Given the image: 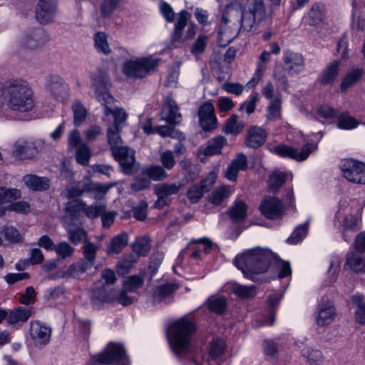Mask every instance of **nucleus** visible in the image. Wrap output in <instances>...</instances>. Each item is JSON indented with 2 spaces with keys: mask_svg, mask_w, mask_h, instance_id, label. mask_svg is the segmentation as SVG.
I'll list each match as a JSON object with an SVG mask.
<instances>
[{
  "mask_svg": "<svg viewBox=\"0 0 365 365\" xmlns=\"http://www.w3.org/2000/svg\"><path fill=\"white\" fill-rule=\"evenodd\" d=\"M196 330V324L192 317L184 316L171 324L168 339L174 354L185 365H220L227 352L225 339L213 338L210 343L208 353L198 357L193 347Z\"/></svg>",
  "mask_w": 365,
  "mask_h": 365,
  "instance_id": "f257e3e1",
  "label": "nucleus"
},
{
  "mask_svg": "<svg viewBox=\"0 0 365 365\" xmlns=\"http://www.w3.org/2000/svg\"><path fill=\"white\" fill-rule=\"evenodd\" d=\"M235 264L247 278L252 281L260 280L257 275L266 272L272 267L277 268V277L279 279L290 277L292 274L290 263L281 259L267 248L250 249L236 256Z\"/></svg>",
  "mask_w": 365,
  "mask_h": 365,
  "instance_id": "f03ea898",
  "label": "nucleus"
},
{
  "mask_svg": "<svg viewBox=\"0 0 365 365\" xmlns=\"http://www.w3.org/2000/svg\"><path fill=\"white\" fill-rule=\"evenodd\" d=\"M34 106V93L26 81L16 78L0 83V114L9 110L29 113Z\"/></svg>",
  "mask_w": 365,
  "mask_h": 365,
  "instance_id": "7ed1b4c3",
  "label": "nucleus"
},
{
  "mask_svg": "<svg viewBox=\"0 0 365 365\" xmlns=\"http://www.w3.org/2000/svg\"><path fill=\"white\" fill-rule=\"evenodd\" d=\"M91 85L94 88L96 98L103 106V113L108 116L112 115L113 117V125L115 129H123L128 118V113L123 108L115 107V98L108 92V82L106 72L98 68L91 75Z\"/></svg>",
  "mask_w": 365,
  "mask_h": 365,
  "instance_id": "20e7f679",
  "label": "nucleus"
},
{
  "mask_svg": "<svg viewBox=\"0 0 365 365\" xmlns=\"http://www.w3.org/2000/svg\"><path fill=\"white\" fill-rule=\"evenodd\" d=\"M121 130L110 126L107 131L108 143L113 157L120 163L123 172L125 174H130L135 168V152L127 146H121Z\"/></svg>",
  "mask_w": 365,
  "mask_h": 365,
  "instance_id": "39448f33",
  "label": "nucleus"
},
{
  "mask_svg": "<svg viewBox=\"0 0 365 365\" xmlns=\"http://www.w3.org/2000/svg\"><path fill=\"white\" fill-rule=\"evenodd\" d=\"M155 55L128 58L121 65L122 73L130 79H142L153 72L160 63Z\"/></svg>",
  "mask_w": 365,
  "mask_h": 365,
  "instance_id": "423d86ee",
  "label": "nucleus"
},
{
  "mask_svg": "<svg viewBox=\"0 0 365 365\" xmlns=\"http://www.w3.org/2000/svg\"><path fill=\"white\" fill-rule=\"evenodd\" d=\"M296 134L299 138L297 142L304 143L300 150L292 146L279 144L271 147L270 151L282 158H289L297 161L305 160L310 153L317 150L318 143L308 142V139L300 131H297Z\"/></svg>",
  "mask_w": 365,
  "mask_h": 365,
  "instance_id": "0eeeda50",
  "label": "nucleus"
},
{
  "mask_svg": "<svg viewBox=\"0 0 365 365\" xmlns=\"http://www.w3.org/2000/svg\"><path fill=\"white\" fill-rule=\"evenodd\" d=\"M334 225L340 230L343 239L349 242L359 228L356 217L351 213L346 201H341L336 212Z\"/></svg>",
  "mask_w": 365,
  "mask_h": 365,
  "instance_id": "6e6552de",
  "label": "nucleus"
},
{
  "mask_svg": "<svg viewBox=\"0 0 365 365\" xmlns=\"http://www.w3.org/2000/svg\"><path fill=\"white\" fill-rule=\"evenodd\" d=\"M235 4H227L223 11L222 21L218 32V41L221 46L230 43L237 36L239 24L235 22V16L239 14L238 10H235Z\"/></svg>",
  "mask_w": 365,
  "mask_h": 365,
  "instance_id": "1a4fd4ad",
  "label": "nucleus"
},
{
  "mask_svg": "<svg viewBox=\"0 0 365 365\" xmlns=\"http://www.w3.org/2000/svg\"><path fill=\"white\" fill-rule=\"evenodd\" d=\"M102 284L97 286L93 291L91 300L95 306L111 303L115 298L113 284L116 281L115 273L110 269H106L101 273Z\"/></svg>",
  "mask_w": 365,
  "mask_h": 365,
  "instance_id": "9d476101",
  "label": "nucleus"
},
{
  "mask_svg": "<svg viewBox=\"0 0 365 365\" xmlns=\"http://www.w3.org/2000/svg\"><path fill=\"white\" fill-rule=\"evenodd\" d=\"M112 364L120 365L128 364L123 344L110 342L102 353L93 356L87 365H107Z\"/></svg>",
  "mask_w": 365,
  "mask_h": 365,
  "instance_id": "9b49d317",
  "label": "nucleus"
},
{
  "mask_svg": "<svg viewBox=\"0 0 365 365\" xmlns=\"http://www.w3.org/2000/svg\"><path fill=\"white\" fill-rule=\"evenodd\" d=\"M343 177L356 184H365V164L352 159L346 160L341 167Z\"/></svg>",
  "mask_w": 365,
  "mask_h": 365,
  "instance_id": "f8f14e48",
  "label": "nucleus"
},
{
  "mask_svg": "<svg viewBox=\"0 0 365 365\" xmlns=\"http://www.w3.org/2000/svg\"><path fill=\"white\" fill-rule=\"evenodd\" d=\"M239 14L235 16V22L239 24V31L249 32L253 28L256 18L262 16L264 13V6H261L260 9H255V6L247 9H238Z\"/></svg>",
  "mask_w": 365,
  "mask_h": 365,
  "instance_id": "ddd939ff",
  "label": "nucleus"
},
{
  "mask_svg": "<svg viewBox=\"0 0 365 365\" xmlns=\"http://www.w3.org/2000/svg\"><path fill=\"white\" fill-rule=\"evenodd\" d=\"M51 328L46 324L40 321L31 322L29 335L33 344L36 347H41L48 344L51 337Z\"/></svg>",
  "mask_w": 365,
  "mask_h": 365,
  "instance_id": "4468645a",
  "label": "nucleus"
},
{
  "mask_svg": "<svg viewBox=\"0 0 365 365\" xmlns=\"http://www.w3.org/2000/svg\"><path fill=\"white\" fill-rule=\"evenodd\" d=\"M284 68L290 76H297L305 71V60L299 53L286 51L283 54Z\"/></svg>",
  "mask_w": 365,
  "mask_h": 365,
  "instance_id": "2eb2a0df",
  "label": "nucleus"
},
{
  "mask_svg": "<svg viewBox=\"0 0 365 365\" xmlns=\"http://www.w3.org/2000/svg\"><path fill=\"white\" fill-rule=\"evenodd\" d=\"M58 7V0H39L36 6V16L41 24L53 22Z\"/></svg>",
  "mask_w": 365,
  "mask_h": 365,
  "instance_id": "dca6fc26",
  "label": "nucleus"
},
{
  "mask_svg": "<svg viewBox=\"0 0 365 365\" xmlns=\"http://www.w3.org/2000/svg\"><path fill=\"white\" fill-rule=\"evenodd\" d=\"M47 86L56 100L63 103L68 101L70 98L69 86L61 77L57 75L51 76Z\"/></svg>",
  "mask_w": 365,
  "mask_h": 365,
  "instance_id": "f3484780",
  "label": "nucleus"
},
{
  "mask_svg": "<svg viewBox=\"0 0 365 365\" xmlns=\"http://www.w3.org/2000/svg\"><path fill=\"white\" fill-rule=\"evenodd\" d=\"M217 178V172L211 171L200 184H195L191 186L187 193L190 201L192 203L198 202L203 194L208 191L211 186L215 182Z\"/></svg>",
  "mask_w": 365,
  "mask_h": 365,
  "instance_id": "a211bd4d",
  "label": "nucleus"
},
{
  "mask_svg": "<svg viewBox=\"0 0 365 365\" xmlns=\"http://www.w3.org/2000/svg\"><path fill=\"white\" fill-rule=\"evenodd\" d=\"M259 210L265 217L273 220L282 218L284 206L280 200L275 197H269L262 201Z\"/></svg>",
  "mask_w": 365,
  "mask_h": 365,
  "instance_id": "6ab92c4d",
  "label": "nucleus"
},
{
  "mask_svg": "<svg viewBox=\"0 0 365 365\" xmlns=\"http://www.w3.org/2000/svg\"><path fill=\"white\" fill-rule=\"evenodd\" d=\"M198 116L200 125L204 130L210 131L217 128V119L212 103H203L199 108Z\"/></svg>",
  "mask_w": 365,
  "mask_h": 365,
  "instance_id": "aec40b11",
  "label": "nucleus"
},
{
  "mask_svg": "<svg viewBox=\"0 0 365 365\" xmlns=\"http://www.w3.org/2000/svg\"><path fill=\"white\" fill-rule=\"evenodd\" d=\"M180 187V184L177 183H163L156 185L154 190L158 196V200L155 203V206L157 208L161 209L165 205H168L170 202L169 197L177 194Z\"/></svg>",
  "mask_w": 365,
  "mask_h": 365,
  "instance_id": "412c9836",
  "label": "nucleus"
},
{
  "mask_svg": "<svg viewBox=\"0 0 365 365\" xmlns=\"http://www.w3.org/2000/svg\"><path fill=\"white\" fill-rule=\"evenodd\" d=\"M336 311L332 302L322 299L318 306L317 324L321 327L327 326L334 321Z\"/></svg>",
  "mask_w": 365,
  "mask_h": 365,
  "instance_id": "4be33fe9",
  "label": "nucleus"
},
{
  "mask_svg": "<svg viewBox=\"0 0 365 365\" xmlns=\"http://www.w3.org/2000/svg\"><path fill=\"white\" fill-rule=\"evenodd\" d=\"M212 242L206 238H200L192 242L187 250L182 251L180 255H187L192 259H202L210 252L212 249Z\"/></svg>",
  "mask_w": 365,
  "mask_h": 365,
  "instance_id": "5701e85b",
  "label": "nucleus"
},
{
  "mask_svg": "<svg viewBox=\"0 0 365 365\" xmlns=\"http://www.w3.org/2000/svg\"><path fill=\"white\" fill-rule=\"evenodd\" d=\"M161 120L170 125L179 124L182 120V115L176 102L170 97H168L161 111Z\"/></svg>",
  "mask_w": 365,
  "mask_h": 365,
  "instance_id": "b1692460",
  "label": "nucleus"
},
{
  "mask_svg": "<svg viewBox=\"0 0 365 365\" xmlns=\"http://www.w3.org/2000/svg\"><path fill=\"white\" fill-rule=\"evenodd\" d=\"M247 168V159L243 153H239L227 167L225 177L230 181H235L240 171L245 170Z\"/></svg>",
  "mask_w": 365,
  "mask_h": 365,
  "instance_id": "393cba45",
  "label": "nucleus"
},
{
  "mask_svg": "<svg viewBox=\"0 0 365 365\" xmlns=\"http://www.w3.org/2000/svg\"><path fill=\"white\" fill-rule=\"evenodd\" d=\"M13 152L14 155L21 160H31L36 156L30 141L19 139L14 145Z\"/></svg>",
  "mask_w": 365,
  "mask_h": 365,
  "instance_id": "a878e982",
  "label": "nucleus"
},
{
  "mask_svg": "<svg viewBox=\"0 0 365 365\" xmlns=\"http://www.w3.org/2000/svg\"><path fill=\"white\" fill-rule=\"evenodd\" d=\"M234 192L230 186L220 185L215 187L207 197L209 202L215 206L222 205Z\"/></svg>",
  "mask_w": 365,
  "mask_h": 365,
  "instance_id": "bb28decb",
  "label": "nucleus"
},
{
  "mask_svg": "<svg viewBox=\"0 0 365 365\" xmlns=\"http://www.w3.org/2000/svg\"><path fill=\"white\" fill-rule=\"evenodd\" d=\"M22 182L26 187L34 191H44L50 187V180L48 178L33 174L24 175Z\"/></svg>",
  "mask_w": 365,
  "mask_h": 365,
  "instance_id": "cd10ccee",
  "label": "nucleus"
},
{
  "mask_svg": "<svg viewBox=\"0 0 365 365\" xmlns=\"http://www.w3.org/2000/svg\"><path fill=\"white\" fill-rule=\"evenodd\" d=\"M266 138L267 133L264 129L253 126L248 130L245 143L250 148H257L265 142Z\"/></svg>",
  "mask_w": 365,
  "mask_h": 365,
  "instance_id": "c85d7f7f",
  "label": "nucleus"
},
{
  "mask_svg": "<svg viewBox=\"0 0 365 365\" xmlns=\"http://www.w3.org/2000/svg\"><path fill=\"white\" fill-rule=\"evenodd\" d=\"M346 265L357 274L365 273V257L359 252L349 251L347 253Z\"/></svg>",
  "mask_w": 365,
  "mask_h": 365,
  "instance_id": "c756f323",
  "label": "nucleus"
},
{
  "mask_svg": "<svg viewBox=\"0 0 365 365\" xmlns=\"http://www.w3.org/2000/svg\"><path fill=\"white\" fill-rule=\"evenodd\" d=\"M225 292H231L242 299H247L255 295V286H244L235 282H229L223 287Z\"/></svg>",
  "mask_w": 365,
  "mask_h": 365,
  "instance_id": "7c9ffc66",
  "label": "nucleus"
},
{
  "mask_svg": "<svg viewBox=\"0 0 365 365\" xmlns=\"http://www.w3.org/2000/svg\"><path fill=\"white\" fill-rule=\"evenodd\" d=\"M115 185V183L103 184L89 182L86 185L85 190L93 198L101 200Z\"/></svg>",
  "mask_w": 365,
  "mask_h": 365,
  "instance_id": "2f4dec72",
  "label": "nucleus"
},
{
  "mask_svg": "<svg viewBox=\"0 0 365 365\" xmlns=\"http://www.w3.org/2000/svg\"><path fill=\"white\" fill-rule=\"evenodd\" d=\"M48 36L41 29H36L31 35L26 36L24 40L26 47L34 49L38 48L45 44L48 41Z\"/></svg>",
  "mask_w": 365,
  "mask_h": 365,
  "instance_id": "473e14b6",
  "label": "nucleus"
},
{
  "mask_svg": "<svg viewBox=\"0 0 365 365\" xmlns=\"http://www.w3.org/2000/svg\"><path fill=\"white\" fill-rule=\"evenodd\" d=\"M341 261L339 256L333 255L329 259V264L326 273L325 282L327 285L331 284L337 279L341 269Z\"/></svg>",
  "mask_w": 365,
  "mask_h": 365,
  "instance_id": "72a5a7b5",
  "label": "nucleus"
},
{
  "mask_svg": "<svg viewBox=\"0 0 365 365\" xmlns=\"http://www.w3.org/2000/svg\"><path fill=\"white\" fill-rule=\"evenodd\" d=\"M282 95L277 93L274 99L269 101L267 109V118L269 120H278L282 118Z\"/></svg>",
  "mask_w": 365,
  "mask_h": 365,
  "instance_id": "f704fd0d",
  "label": "nucleus"
},
{
  "mask_svg": "<svg viewBox=\"0 0 365 365\" xmlns=\"http://www.w3.org/2000/svg\"><path fill=\"white\" fill-rule=\"evenodd\" d=\"M33 309L18 307L11 311L8 315L7 322L10 324L25 322L32 314Z\"/></svg>",
  "mask_w": 365,
  "mask_h": 365,
  "instance_id": "c9c22d12",
  "label": "nucleus"
},
{
  "mask_svg": "<svg viewBox=\"0 0 365 365\" xmlns=\"http://www.w3.org/2000/svg\"><path fill=\"white\" fill-rule=\"evenodd\" d=\"M128 243V236L127 233L122 232L113 237L110 242L107 250L108 255L119 254Z\"/></svg>",
  "mask_w": 365,
  "mask_h": 365,
  "instance_id": "e433bc0d",
  "label": "nucleus"
},
{
  "mask_svg": "<svg viewBox=\"0 0 365 365\" xmlns=\"http://www.w3.org/2000/svg\"><path fill=\"white\" fill-rule=\"evenodd\" d=\"M227 144V139L219 135L210 140L207 147L203 150V154L206 156H212L221 153L222 149Z\"/></svg>",
  "mask_w": 365,
  "mask_h": 365,
  "instance_id": "4c0bfd02",
  "label": "nucleus"
},
{
  "mask_svg": "<svg viewBox=\"0 0 365 365\" xmlns=\"http://www.w3.org/2000/svg\"><path fill=\"white\" fill-rule=\"evenodd\" d=\"M94 47L96 50L106 56L111 53V48L108 43V35L103 31H98L93 36Z\"/></svg>",
  "mask_w": 365,
  "mask_h": 365,
  "instance_id": "58836bf2",
  "label": "nucleus"
},
{
  "mask_svg": "<svg viewBox=\"0 0 365 365\" xmlns=\"http://www.w3.org/2000/svg\"><path fill=\"white\" fill-rule=\"evenodd\" d=\"M291 173H286L280 170H275L269 176V187L272 190L279 188L287 180H292Z\"/></svg>",
  "mask_w": 365,
  "mask_h": 365,
  "instance_id": "ea45409f",
  "label": "nucleus"
},
{
  "mask_svg": "<svg viewBox=\"0 0 365 365\" xmlns=\"http://www.w3.org/2000/svg\"><path fill=\"white\" fill-rule=\"evenodd\" d=\"M67 217L64 220V227L66 228L69 240L74 245H78L81 242L88 241L87 240V232L83 228H78L73 230L71 227V225L66 221Z\"/></svg>",
  "mask_w": 365,
  "mask_h": 365,
  "instance_id": "a19ab883",
  "label": "nucleus"
},
{
  "mask_svg": "<svg viewBox=\"0 0 365 365\" xmlns=\"http://www.w3.org/2000/svg\"><path fill=\"white\" fill-rule=\"evenodd\" d=\"M340 62L334 61L323 71L319 78V81L322 84H329L331 83L337 76Z\"/></svg>",
  "mask_w": 365,
  "mask_h": 365,
  "instance_id": "79ce46f5",
  "label": "nucleus"
},
{
  "mask_svg": "<svg viewBox=\"0 0 365 365\" xmlns=\"http://www.w3.org/2000/svg\"><path fill=\"white\" fill-rule=\"evenodd\" d=\"M178 289L175 283H168L157 287L154 292L155 302H163L170 298L171 294Z\"/></svg>",
  "mask_w": 365,
  "mask_h": 365,
  "instance_id": "37998d69",
  "label": "nucleus"
},
{
  "mask_svg": "<svg viewBox=\"0 0 365 365\" xmlns=\"http://www.w3.org/2000/svg\"><path fill=\"white\" fill-rule=\"evenodd\" d=\"M247 205L242 200H236L229 211L230 218L235 222L243 220L247 215Z\"/></svg>",
  "mask_w": 365,
  "mask_h": 365,
  "instance_id": "c03bdc74",
  "label": "nucleus"
},
{
  "mask_svg": "<svg viewBox=\"0 0 365 365\" xmlns=\"http://www.w3.org/2000/svg\"><path fill=\"white\" fill-rule=\"evenodd\" d=\"M359 121L348 113H341L337 118L336 126L339 129L350 130L356 128Z\"/></svg>",
  "mask_w": 365,
  "mask_h": 365,
  "instance_id": "a18cd8bd",
  "label": "nucleus"
},
{
  "mask_svg": "<svg viewBox=\"0 0 365 365\" xmlns=\"http://www.w3.org/2000/svg\"><path fill=\"white\" fill-rule=\"evenodd\" d=\"M71 109L73 116V124L75 126H80L85 121L88 110L79 101H76L73 103Z\"/></svg>",
  "mask_w": 365,
  "mask_h": 365,
  "instance_id": "49530a36",
  "label": "nucleus"
},
{
  "mask_svg": "<svg viewBox=\"0 0 365 365\" xmlns=\"http://www.w3.org/2000/svg\"><path fill=\"white\" fill-rule=\"evenodd\" d=\"M237 116L232 115L229 118L224 125L223 132L226 134L237 135L241 133L245 127V123L237 121Z\"/></svg>",
  "mask_w": 365,
  "mask_h": 365,
  "instance_id": "de8ad7c7",
  "label": "nucleus"
},
{
  "mask_svg": "<svg viewBox=\"0 0 365 365\" xmlns=\"http://www.w3.org/2000/svg\"><path fill=\"white\" fill-rule=\"evenodd\" d=\"M132 249L134 255L138 257L139 256L146 255L150 250V240L146 236L137 237L132 245Z\"/></svg>",
  "mask_w": 365,
  "mask_h": 365,
  "instance_id": "09e8293b",
  "label": "nucleus"
},
{
  "mask_svg": "<svg viewBox=\"0 0 365 365\" xmlns=\"http://www.w3.org/2000/svg\"><path fill=\"white\" fill-rule=\"evenodd\" d=\"M309 230V222L297 226L292 232L291 235L287 238V242L291 245H296L300 242L307 235Z\"/></svg>",
  "mask_w": 365,
  "mask_h": 365,
  "instance_id": "8fccbe9b",
  "label": "nucleus"
},
{
  "mask_svg": "<svg viewBox=\"0 0 365 365\" xmlns=\"http://www.w3.org/2000/svg\"><path fill=\"white\" fill-rule=\"evenodd\" d=\"M138 257L134 254H130L127 257L122 258L117 264V272L120 275L128 274L133 267L134 264L137 262Z\"/></svg>",
  "mask_w": 365,
  "mask_h": 365,
  "instance_id": "3c124183",
  "label": "nucleus"
},
{
  "mask_svg": "<svg viewBox=\"0 0 365 365\" xmlns=\"http://www.w3.org/2000/svg\"><path fill=\"white\" fill-rule=\"evenodd\" d=\"M324 17L323 10L319 4H314L308 12L307 15L304 16V21L309 25H317L319 24Z\"/></svg>",
  "mask_w": 365,
  "mask_h": 365,
  "instance_id": "603ef678",
  "label": "nucleus"
},
{
  "mask_svg": "<svg viewBox=\"0 0 365 365\" xmlns=\"http://www.w3.org/2000/svg\"><path fill=\"white\" fill-rule=\"evenodd\" d=\"M85 209L86 203L79 200H71L66 205V211L71 218L80 217L81 213H84Z\"/></svg>",
  "mask_w": 365,
  "mask_h": 365,
  "instance_id": "864d4df0",
  "label": "nucleus"
},
{
  "mask_svg": "<svg viewBox=\"0 0 365 365\" xmlns=\"http://www.w3.org/2000/svg\"><path fill=\"white\" fill-rule=\"evenodd\" d=\"M207 307L211 312L220 314L226 309V299L223 297H211L208 299Z\"/></svg>",
  "mask_w": 365,
  "mask_h": 365,
  "instance_id": "5fc2aeb1",
  "label": "nucleus"
},
{
  "mask_svg": "<svg viewBox=\"0 0 365 365\" xmlns=\"http://www.w3.org/2000/svg\"><path fill=\"white\" fill-rule=\"evenodd\" d=\"M144 173L150 179L155 181L163 180L168 178V175L165 169L160 165H153L147 168Z\"/></svg>",
  "mask_w": 365,
  "mask_h": 365,
  "instance_id": "6e6d98bb",
  "label": "nucleus"
},
{
  "mask_svg": "<svg viewBox=\"0 0 365 365\" xmlns=\"http://www.w3.org/2000/svg\"><path fill=\"white\" fill-rule=\"evenodd\" d=\"M302 354L312 365H320L322 362L323 355L319 350L305 348L302 350Z\"/></svg>",
  "mask_w": 365,
  "mask_h": 365,
  "instance_id": "4d7b16f0",
  "label": "nucleus"
},
{
  "mask_svg": "<svg viewBox=\"0 0 365 365\" xmlns=\"http://www.w3.org/2000/svg\"><path fill=\"white\" fill-rule=\"evenodd\" d=\"M362 75V71L356 68L349 73L342 80L341 83V89L346 91L349 87L356 83Z\"/></svg>",
  "mask_w": 365,
  "mask_h": 365,
  "instance_id": "13d9d810",
  "label": "nucleus"
},
{
  "mask_svg": "<svg viewBox=\"0 0 365 365\" xmlns=\"http://www.w3.org/2000/svg\"><path fill=\"white\" fill-rule=\"evenodd\" d=\"M121 0H103L101 6V14L104 18H108L117 9Z\"/></svg>",
  "mask_w": 365,
  "mask_h": 365,
  "instance_id": "bf43d9fd",
  "label": "nucleus"
},
{
  "mask_svg": "<svg viewBox=\"0 0 365 365\" xmlns=\"http://www.w3.org/2000/svg\"><path fill=\"white\" fill-rule=\"evenodd\" d=\"M91 157V150L87 145H83L76 150V159L78 163L86 166Z\"/></svg>",
  "mask_w": 365,
  "mask_h": 365,
  "instance_id": "052dcab7",
  "label": "nucleus"
},
{
  "mask_svg": "<svg viewBox=\"0 0 365 365\" xmlns=\"http://www.w3.org/2000/svg\"><path fill=\"white\" fill-rule=\"evenodd\" d=\"M54 251L58 257L66 259L73 256L75 248L68 242L63 241L56 245Z\"/></svg>",
  "mask_w": 365,
  "mask_h": 365,
  "instance_id": "680f3d73",
  "label": "nucleus"
},
{
  "mask_svg": "<svg viewBox=\"0 0 365 365\" xmlns=\"http://www.w3.org/2000/svg\"><path fill=\"white\" fill-rule=\"evenodd\" d=\"M99 250V245L90 241H86L83 246V259H88L93 262H95L96 254Z\"/></svg>",
  "mask_w": 365,
  "mask_h": 365,
  "instance_id": "e2e57ef3",
  "label": "nucleus"
},
{
  "mask_svg": "<svg viewBox=\"0 0 365 365\" xmlns=\"http://www.w3.org/2000/svg\"><path fill=\"white\" fill-rule=\"evenodd\" d=\"M155 130L158 134H159L162 137H172L174 138H178L179 140H184L185 136L183 134L178 130H175L170 126L168 125H160L155 127Z\"/></svg>",
  "mask_w": 365,
  "mask_h": 365,
  "instance_id": "0e129e2a",
  "label": "nucleus"
},
{
  "mask_svg": "<svg viewBox=\"0 0 365 365\" xmlns=\"http://www.w3.org/2000/svg\"><path fill=\"white\" fill-rule=\"evenodd\" d=\"M190 17L189 13L182 10L178 14V17L177 19V22L175 25V31H174V37L180 38L182 34V30L185 27L187 24V21Z\"/></svg>",
  "mask_w": 365,
  "mask_h": 365,
  "instance_id": "69168bd1",
  "label": "nucleus"
},
{
  "mask_svg": "<svg viewBox=\"0 0 365 365\" xmlns=\"http://www.w3.org/2000/svg\"><path fill=\"white\" fill-rule=\"evenodd\" d=\"M270 61V53L263 51L259 57L255 76L258 79L261 78L267 69V64Z\"/></svg>",
  "mask_w": 365,
  "mask_h": 365,
  "instance_id": "338daca9",
  "label": "nucleus"
},
{
  "mask_svg": "<svg viewBox=\"0 0 365 365\" xmlns=\"http://www.w3.org/2000/svg\"><path fill=\"white\" fill-rule=\"evenodd\" d=\"M160 160L162 167L166 170H172L176 165L174 153L171 150H165L160 154Z\"/></svg>",
  "mask_w": 365,
  "mask_h": 365,
  "instance_id": "774afa93",
  "label": "nucleus"
}]
</instances>
